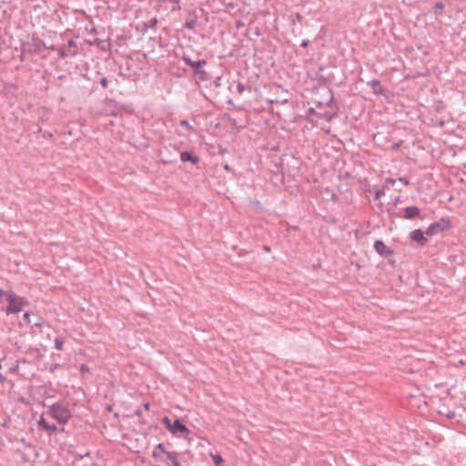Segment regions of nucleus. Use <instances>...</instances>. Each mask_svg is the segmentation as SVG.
I'll return each mask as SVG.
<instances>
[{
    "mask_svg": "<svg viewBox=\"0 0 466 466\" xmlns=\"http://www.w3.org/2000/svg\"><path fill=\"white\" fill-rule=\"evenodd\" d=\"M167 458L170 461L171 466H181L178 461V453L176 451L166 452Z\"/></svg>",
    "mask_w": 466,
    "mask_h": 466,
    "instance_id": "nucleus-14",
    "label": "nucleus"
},
{
    "mask_svg": "<svg viewBox=\"0 0 466 466\" xmlns=\"http://www.w3.org/2000/svg\"><path fill=\"white\" fill-rule=\"evenodd\" d=\"M149 406H150V405H149V403H148V402H146V403L144 404L145 409H146V410H149Z\"/></svg>",
    "mask_w": 466,
    "mask_h": 466,
    "instance_id": "nucleus-31",
    "label": "nucleus"
},
{
    "mask_svg": "<svg viewBox=\"0 0 466 466\" xmlns=\"http://www.w3.org/2000/svg\"><path fill=\"white\" fill-rule=\"evenodd\" d=\"M309 113H310V114H313V113H315V110H314L313 108H310V109H309Z\"/></svg>",
    "mask_w": 466,
    "mask_h": 466,
    "instance_id": "nucleus-34",
    "label": "nucleus"
},
{
    "mask_svg": "<svg viewBox=\"0 0 466 466\" xmlns=\"http://www.w3.org/2000/svg\"><path fill=\"white\" fill-rule=\"evenodd\" d=\"M244 88H245V86H244V85H243V84H241V83H238V86H237V89H238V93H242V92H243V90H244Z\"/></svg>",
    "mask_w": 466,
    "mask_h": 466,
    "instance_id": "nucleus-24",
    "label": "nucleus"
},
{
    "mask_svg": "<svg viewBox=\"0 0 466 466\" xmlns=\"http://www.w3.org/2000/svg\"><path fill=\"white\" fill-rule=\"evenodd\" d=\"M4 4V3H6V0H0V4Z\"/></svg>",
    "mask_w": 466,
    "mask_h": 466,
    "instance_id": "nucleus-37",
    "label": "nucleus"
},
{
    "mask_svg": "<svg viewBox=\"0 0 466 466\" xmlns=\"http://www.w3.org/2000/svg\"><path fill=\"white\" fill-rule=\"evenodd\" d=\"M309 46V40H303L301 43L302 47H307Z\"/></svg>",
    "mask_w": 466,
    "mask_h": 466,
    "instance_id": "nucleus-25",
    "label": "nucleus"
},
{
    "mask_svg": "<svg viewBox=\"0 0 466 466\" xmlns=\"http://www.w3.org/2000/svg\"><path fill=\"white\" fill-rule=\"evenodd\" d=\"M335 115H336L335 113H330V112H324V113L318 114L319 117L324 118L327 121H331L334 118Z\"/></svg>",
    "mask_w": 466,
    "mask_h": 466,
    "instance_id": "nucleus-17",
    "label": "nucleus"
},
{
    "mask_svg": "<svg viewBox=\"0 0 466 466\" xmlns=\"http://www.w3.org/2000/svg\"><path fill=\"white\" fill-rule=\"evenodd\" d=\"M404 212H405L404 218H408V219H411L414 218H418L420 216V208H417L416 206H410V207H407L404 209Z\"/></svg>",
    "mask_w": 466,
    "mask_h": 466,
    "instance_id": "nucleus-11",
    "label": "nucleus"
},
{
    "mask_svg": "<svg viewBox=\"0 0 466 466\" xmlns=\"http://www.w3.org/2000/svg\"><path fill=\"white\" fill-rule=\"evenodd\" d=\"M157 23V19L154 18L153 21H152V24H156Z\"/></svg>",
    "mask_w": 466,
    "mask_h": 466,
    "instance_id": "nucleus-38",
    "label": "nucleus"
},
{
    "mask_svg": "<svg viewBox=\"0 0 466 466\" xmlns=\"http://www.w3.org/2000/svg\"><path fill=\"white\" fill-rule=\"evenodd\" d=\"M5 380V378L0 373V383H4Z\"/></svg>",
    "mask_w": 466,
    "mask_h": 466,
    "instance_id": "nucleus-28",
    "label": "nucleus"
},
{
    "mask_svg": "<svg viewBox=\"0 0 466 466\" xmlns=\"http://www.w3.org/2000/svg\"><path fill=\"white\" fill-rule=\"evenodd\" d=\"M167 452V451L165 449L164 445L162 443H158L152 453L153 458L157 459L159 458L160 454H165Z\"/></svg>",
    "mask_w": 466,
    "mask_h": 466,
    "instance_id": "nucleus-16",
    "label": "nucleus"
},
{
    "mask_svg": "<svg viewBox=\"0 0 466 466\" xmlns=\"http://www.w3.org/2000/svg\"><path fill=\"white\" fill-rule=\"evenodd\" d=\"M450 228V222L447 219H441L438 222H434L431 225L429 226V228L426 230V234L429 236H433L435 234H438L444 229H448Z\"/></svg>",
    "mask_w": 466,
    "mask_h": 466,
    "instance_id": "nucleus-5",
    "label": "nucleus"
},
{
    "mask_svg": "<svg viewBox=\"0 0 466 466\" xmlns=\"http://www.w3.org/2000/svg\"><path fill=\"white\" fill-rule=\"evenodd\" d=\"M239 26H241V23H240V22H238V23H237V27H239Z\"/></svg>",
    "mask_w": 466,
    "mask_h": 466,
    "instance_id": "nucleus-35",
    "label": "nucleus"
},
{
    "mask_svg": "<svg viewBox=\"0 0 466 466\" xmlns=\"http://www.w3.org/2000/svg\"><path fill=\"white\" fill-rule=\"evenodd\" d=\"M2 293H5V290L0 289V295H2Z\"/></svg>",
    "mask_w": 466,
    "mask_h": 466,
    "instance_id": "nucleus-41",
    "label": "nucleus"
},
{
    "mask_svg": "<svg viewBox=\"0 0 466 466\" xmlns=\"http://www.w3.org/2000/svg\"><path fill=\"white\" fill-rule=\"evenodd\" d=\"M225 169L229 170L228 165H225Z\"/></svg>",
    "mask_w": 466,
    "mask_h": 466,
    "instance_id": "nucleus-36",
    "label": "nucleus"
},
{
    "mask_svg": "<svg viewBox=\"0 0 466 466\" xmlns=\"http://www.w3.org/2000/svg\"><path fill=\"white\" fill-rule=\"evenodd\" d=\"M299 228L296 226H290L288 230H297Z\"/></svg>",
    "mask_w": 466,
    "mask_h": 466,
    "instance_id": "nucleus-29",
    "label": "nucleus"
},
{
    "mask_svg": "<svg viewBox=\"0 0 466 466\" xmlns=\"http://www.w3.org/2000/svg\"><path fill=\"white\" fill-rule=\"evenodd\" d=\"M375 250L383 257H388L392 254V251L388 248L382 240H376L374 243Z\"/></svg>",
    "mask_w": 466,
    "mask_h": 466,
    "instance_id": "nucleus-6",
    "label": "nucleus"
},
{
    "mask_svg": "<svg viewBox=\"0 0 466 466\" xmlns=\"http://www.w3.org/2000/svg\"><path fill=\"white\" fill-rule=\"evenodd\" d=\"M2 295L6 297V301L8 302V306L6 308L7 315L18 313L24 307L28 305L26 299L19 297L14 292L5 291Z\"/></svg>",
    "mask_w": 466,
    "mask_h": 466,
    "instance_id": "nucleus-1",
    "label": "nucleus"
},
{
    "mask_svg": "<svg viewBox=\"0 0 466 466\" xmlns=\"http://www.w3.org/2000/svg\"><path fill=\"white\" fill-rule=\"evenodd\" d=\"M368 84L372 88V91L375 95H383L384 94V88L381 86L380 80L372 79Z\"/></svg>",
    "mask_w": 466,
    "mask_h": 466,
    "instance_id": "nucleus-12",
    "label": "nucleus"
},
{
    "mask_svg": "<svg viewBox=\"0 0 466 466\" xmlns=\"http://www.w3.org/2000/svg\"><path fill=\"white\" fill-rule=\"evenodd\" d=\"M162 421L173 434H179L184 437L189 433V430L179 420L172 421L168 417H164Z\"/></svg>",
    "mask_w": 466,
    "mask_h": 466,
    "instance_id": "nucleus-4",
    "label": "nucleus"
},
{
    "mask_svg": "<svg viewBox=\"0 0 466 466\" xmlns=\"http://www.w3.org/2000/svg\"><path fill=\"white\" fill-rule=\"evenodd\" d=\"M400 180L402 183H404L405 185H408V184H409L408 180H406V179H404V178H400Z\"/></svg>",
    "mask_w": 466,
    "mask_h": 466,
    "instance_id": "nucleus-30",
    "label": "nucleus"
},
{
    "mask_svg": "<svg viewBox=\"0 0 466 466\" xmlns=\"http://www.w3.org/2000/svg\"><path fill=\"white\" fill-rule=\"evenodd\" d=\"M50 415L59 423L65 424L71 418L68 406L62 402H56L50 406Z\"/></svg>",
    "mask_w": 466,
    "mask_h": 466,
    "instance_id": "nucleus-2",
    "label": "nucleus"
},
{
    "mask_svg": "<svg viewBox=\"0 0 466 466\" xmlns=\"http://www.w3.org/2000/svg\"><path fill=\"white\" fill-rule=\"evenodd\" d=\"M410 238L416 241L420 246H424L427 243V238L424 237V233L420 229H415L410 233Z\"/></svg>",
    "mask_w": 466,
    "mask_h": 466,
    "instance_id": "nucleus-9",
    "label": "nucleus"
},
{
    "mask_svg": "<svg viewBox=\"0 0 466 466\" xmlns=\"http://www.w3.org/2000/svg\"><path fill=\"white\" fill-rule=\"evenodd\" d=\"M214 463L218 466L222 462V457L220 455H213Z\"/></svg>",
    "mask_w": 466,
    "mask_h": 466,
    "instance_id": "nucleus-19",
    "label": "nucleus"
},
{
    "mask_svg": "<svg viewBox=\"0 0 466 466\" xmlns=\"http://www.w3.org/2000/svg\"><path fill=\"white\" fill-rule=\"evenodd\" d=\"M100 84H101V86H102L104 88H106V87H107V86H108V80H107V78H106V77H103V78H101V80H100Z\"/></svg>",
    "mask_w": 466,
    "mask_h": 466,
    "instance_id": "nucleus-21",
    "label": "nucleus"
},
{
    "mask_svg": "<svg viewBox=\"0 0 466 466\" xmlns=\"http://www.w3.org/2000/svg\"><path fill=\"white\" fill-rule=\"evenodd\" d=\"M382 195H384V191L382 189H380L375 193V198L379 199Z\"/></svg>",
    "mask_w": 466,
    "mask_h": 466,
    "instance_id": "nucleus-22",
    "label": "nucleus"
},
{
    "mask_svg": "<svg viewBox=\"0 0 466 466\" xmlns=\"http://www.w3.org/2000/svg\"><path fill=\"white\" fill-rule=\"evenodd\" d=\"M197 21H198L197 12L195 10H190L187 13V20L185 23V27L187 29H190V30L194 29L197 25Z\"/></svg>",
    "mask_w": 466,
    "mask_h": 466,
    "instance_id": "nucleus-8",
    "label": "nucleus"
},
{
    "mask_svg": "<svg viewBox=\"0 0 466 466\" xmlns=\"http://www.w3.org/2000/svg\"><path fill=\"white\" fill-rule=\"evenodd\" d=\"M180 126L185 127L186 128H187L189 130L193 129L192 126H190V124L187 120H181Z\"/></svg>",
    "mask_w": 466,
    "mask_h": 466,
    "instance_id": "nucleus-20",
    "label": "nucleus"
},
{
    "mask_svg": "<svg viewBox=\"0 0 466 466\" xmlns=\"http://www.w3.org/2000/svg\"><path fill=\"white\" fill-rule=\"evenodd\" d=\"M180 159L183 162L190 161L192 164H197L199 160L197 156H193L187 151H184L180 154Z\"/></svg>",
    "mask_w": 466,
    "mask_h": 466,
    "instance_id": "nucleus-13",
    "label": "nucleus"
},
{
    "mask_svg": "<svg viewBox=\"0 0 466 466\" xmlns=\"http://www.w3.org/2000/svg\"><path fill=\"white\" fill-rule=\"evenodd\" d=\"M58 367H60V365H59V364H57V363L54 364V365L52 366V368H51V371H53L55 369H57Z\"/></svg>",
    "mask_w": 466,
    "mask_h": 466,
    "instance_id": "nucleus-27",
    "label": "nucleus"
},
{
    "mask_svg": "<svg viewBox=\"0 0 466 466\" xmlns=\"http://www.w3.org/2000/svg\"><path fill=\"white\" fill-rule=\"evenodd\" d=\"M24 320L27 323V324H31L33 323L34 326L35 327H39L42 325L43 323V319L39 316H35L34 314L30 313V312H25L24 314Z\"/></svg>",
    "mask_w": 466,
    "mask_h": 466,
    "instance_id": "nucleus-7",
    "label": "nucleus"
},
{
    "mask_svg": "<svg viewBox=\"0 0 466 466\" xmlns=\"http://www.w3.org/2000/svg\"><path fill=\"white\" fill-rule=\"evenodd\" d=\"M264 250L267 251V252H269L270 251V248L268 246H265L264 247Z\"/></svg>",
    "mask_w": 466,
    "mask_h": 466,
    "instance_id": "nucleus-32",
    "label": "nucleus"
},
{
    "mask_svg": "<svg viewBox=\"0 0 466 466\" xmlns=\"http://www.w3.org/2000/svg\"><path fill=\"white\" fill-rule=\"evenodd\" d=\"M38 424L45 429L46 431L49 432H55L57 428L56 425H50L44 418H41L38 421Z\"/></svg>",
    "mask_w": 466,
    "mask_h": 466,
    "instance_id": "nucleus-15",
    "label": "nucleus"
},
{
    "mask_svg": "<svg viewBox=\"0 0 466 466\" xmlns=\"http://www.w3.org/2000/svg\"><path fill=\"white\" fill-rule=\"evenodd\" d=\"M64 345V339L62 338H56L55 347L57 350H62Z\"/></svg>",
    "mask_w": 466,
    "mask_h": 466,
    "instance_id": "nucleus-18",
    "label": "nucleus"
},
{
    "mask_svg": "<svg viewBox=\"0 0 466 466\" xmlns=\"http://www.w3.org/2000/svg\"><path fill=\"white\" fill-rule=\"evenodd\" d=\"M157 23V19L154 18L153 21H152V24H156Z\"/></svg>",
    "mask_w": 466,
    "mask_h": 466,
    "instance_id": "nucleus-39",
    "label": "nucleus"
},
{
    "mask_svg": "<svg viewBox=\"0 0 466 466\" xmlns=\"http://www.w3.org/2000/svg\"><path fill=\"white\" fill-rule=\"evenodd\" d=\"M50 49L55 50L56 47L52 46ZM56 50L60 58L73 57L79 54L77 44L73 39H70L67 44L59 46Z\"/></svg>",
    "mask_w": 466,
    "mask_h": 466,
    "instance_id": "nucleus-3",
    "label": "nucleus"
},
{
    "mask_svg": "<svg viewBox=\"0 0 466 466\" xmlns=\"http://www.w3.org/2000/svg\"><path fill=\"white\" fill-rule=\"evenodd\" d=\"M301 16L299 15H297V20H299Z\"/></svg>",
    "mask_w": 466,
    "mask_h": 466,
    "instance_id": "nucleus-40",
    "label": "nucleus"
},
{
    "mask_svg": "<svg viewBox=\"0 0 466 466\" xmlns=\"http://www.w3.org/2000/svg\"><path fill=\"white\" fill-rule=\"evenodd\" d=\"M447 417L448 418H454L455 417V412L454 411H450L447 413Z\"/></svg>",
    "mask_w": 466,
    "mask_h": 466,
    "instance_id": "nucleus-26",
    "label": "nucleus"
},
{
    "mask_svg": "<svg viewBox=\"0 0 466 466\" xmlns=\"http://www.w3.org/2000/svg\"><path fill=\"white\" fill-rule=\"evenodd\" d=\"M86 370V366L85 364H83V365L81 366V370Z\"/></svg>",
    "mask_w": 466,
    "mask_h": 466,
    "instance_id": "nucleus-33",
    "label": "nucleus"
},
{
    "mask_svg": "<svg viewBox=\"0 0 466 466\" xmlns=\"http://www.w3.org/2000/svg\"><path fill=\"white\" fill-rule=\"evenodd\" d=\"M444 8V5L441 2H438L435 4V9L442 10Z\"/></svg>",
    "mask_w": 466,
    "mask_h": 466,
    "instance_id": "nucleus-23",
    "label": "nucleus"
},
{
    "mask_svg": "<svg viewBox=\"0 0 466 466\" xmlns=\"http://www.w3.org/2000/svg\"><path fill=\"white\" fill-rule=\"evenodd\" d=\"M183 61L186 65L191 66L195 70V73H198V69L207 64L206 60L193 61L188 56H184Z\"/></svg>",
    "mask_w": 466,
    "mask_h": 466,
    "instance_id": "nucleus-10",
    "label": "nucleus"
},
{
    "mask_svg": "<svg viewBox=\"0 0 466 466\" xmlns=\"http://www.w3.org/2000/svg\"><path fill=\"white\" fill-rule=\"evenodd\" d=\"M6 2H9V0H6Z\"/></svg>",
    "mask_w": 466,
    "mask_h": 466,
    "instance_id": "nucleus-42",
    "label": "nucleus"
}]
</instances>
